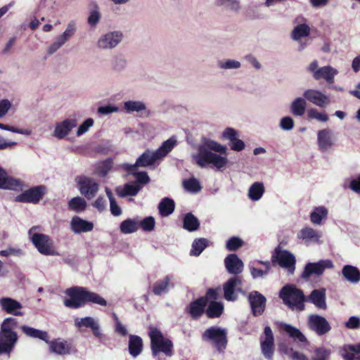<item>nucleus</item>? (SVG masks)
I'll return each instance as SVG.
<instances>
[{
  "instance_id": "8",
  "label": "nucleus",
  "mask_w": 360,
  "mask_h": 360,
  "mask_svg": "<svg viewBox=\"0 0 360 360\" xmlns=\"http://www.w3.org/2000/svg\"><path fill=\"white\" fill-rule=\"evenodd\" d=\"M37 229V226H32L29 230V235L31 236L30 240L39 252L46 256L57 255L58 252L55 250L53 241L49 236L44 233H32V231Z\"/></svg>"
},
{
  "instance_id": "26",
  "label": "nucleus",
  "mask_w": 360,
  "mask_h": 360,
  "mask_svg": "<svg viewBox=\"0 0 360 360\" xmlns=\"http://www.w3.org/2000/svg\"><path fill=\"white\" fill-rule=\"evenodd\" d=\"M173 276L167 275L162 279L158 280L153 283L151 290L155 295H162L168 292L170 287H174Z\"/></svg>"
},
{
  "instance_id": "61",
  "label": "nucleus",
  "mask_w": 360,
  "mask_h": 360,
  "mask_svg": "<svg viewBox=\"0 0 360 360\" xmlns=\"http://www.w3.org/2000/svg\"><path fill=\"white\" fill-rule=\"evenodd\" d=\"M356 353L349 352L347 345H345L341 350V356L345 360H360V356H356Z\"/></svg>"
},
{
  "instance_id": "13",
  "label": "nucleus",
  "mask_w": 360,
  "mask_h": 360,
  "mask_svg": "<svg viewBox=\"0 0 360 360\" xmlns=\"http://www.w3.org/2000/svg\"><path fill=\"white\" fill-rule=\"evenodd\" d=\"M224 297L227 301L234 302L238 299L237 292H242V278L235 276L223 285Z\"/></svg>"
},
{
  "instance_id": "4",
  "label": "nucleus",
  "mask_w": 360,
  "mask_h": 360,
  "mask_svg": "<svg viewBox=\"0 0 360 360\" xmlns=\"http://www.w3.org/2000/svg\"><path fill=\"white\" fill-rule=\"evenodd\" d=\"M219 292V288H208L204 296L200 297L189 303L185 309L186 313L189 314L193 320L199 319L203 314H205V307L210 300H219L220 298Z\"/></svg>"
},
{
  "instance_id": "47",
  "label": "nucleus",
  "mask_w": 360,
  "mask_h": 360,
  "mask_svg": "<svg viewBox=\"0 0 360 360\" xmlns=\"http://www.w3.org/2000/svg\"><path fill=\"white\" fill-rule=\"evenodd\" d=\"M124 108L128 112H141L145 110L146 105L141 101H129L124 103Z\"/></svg>"
},
{
  "instance_id": "30",
  "label": "nucleus",
  "mask_w": 360,
  "mask_h": 360,
  "mask_svg": "<svg viewBox=\"0 0 360 360\" xmlns=\"http://www.w3.org/2000/svg\"><path fill=\"white\" fill-rule=\"evenodd\" d=\"M77 121L74 119L65 120L60 124H58L55 128L54 133L56 136L63 139L67 136L70 131L77 126Z\"/></svg>"
},
{
  "instance_id": "1",
  "label": "nucleus",
  "mask_w": 360,
  "mask_h": 360,
  "mask_svg": "<svg viewBox=\"0 0 360 360\" xmlns=\"http://www.w3.org/2000/svg\"><path fill=\"white\" fill-rule=\"evenodd\" d=\"M65 294L68 298L63 300V304L69 309H79L87 304H95L103 307L107 305V301L100 295L82 286L67 288Z\"/></svg>"
},
{
  "instance_id": "17",
  "label": "nucleus",
  "mask_w": 360,
  "mask_h": 360,
  "mask_svg": "<svg viewBox=\"0 0 360 360\" xmlns=\"http://www.w3.org/2000/svg\"><path fill=\"white\" fill-rule=\"evenodd\" d=\"M332 266L333 264L330 260H321L316 263H308L304 267L302 277L303 278H308L313 274L321 275L326 268Z\"/></svg>"
},
{
  "instance_id": "60",
  "label": "nucleus",
  "mask_w": 360,
  "mask_h": 360,
  "mask_svg": "<svg viewBox=\"0 0 360 360\" xmlns=\"http://www.w3.org/2000/svg\"><path fill=\"white\" fill-rule=\"evenodd\" d=\"M356 353L349 352L347 345H345L341 350V356L345 360H360V356H356Z\"/></svg>"
},
{
  "instance_id": "51",
  "label": "nucleus",
  "mask_w": 360,
  "mask_h": 360,
  "mask_svg": "<svg viewBox=\"0 0 360 360\" xmlns=\"http://www.w3.org/2000/svg\"><path fill=\"white\" fill-rule=\"evenodd\" d=\"M141 188V186L138 184H127L124 185L123 190L122 191L120 195L122 197L135 196L136 195H137Z\"/></svg>"
},
{
  "instance_id": "49",
  "label": "nucleus",
  "mask_w": 360,
  "mask_h": 360,
  "mask_svg": "<svg viewBox=\"0 0 360 360\" xmlns=\"http://www.w3.org/2000/svg\"><path fill=\"white\" fill-rule=\"evenodd\" d=\"M331 355V350L324 347H316L314 350V356L311 360H329Z\"/></svg>"
},
{
  "instance_id": "35",
  "label": "nucleus",
  "mask_w": 360,
  "mask_h": 360,
  "mask_svg": "<svg viewBox=\"0 0 360 360\" xmlns=\"http://www.w3.org/2000/svg\"><path fill=\"white\" fill-rule=\"evenodd\" d=\"M20 186L19 181L8 177L7 173L0 167V188L16 190Z\"/></svg>"
},
{
  "instance_id": "46",
  "label": "nucleus",
  "mask_w": 360,
  "mask_h": 360,
  "mask_svg": "<svg viewBox=\"0 0 360 360\" xmlns=\"http://www.w3.org/2000/svg\"><path fill=\"white\" fill-rule=\"evenodd\" d=\"M120 229L123 233H131L138 230L139 224L136 221L127 219L120 224Z\"/></svg>"
},
{
  "instance_id": "58",
  "label": "nucleus",
  "mask_w": 360,
  "mask_h": 360,
  "mask_svg": "<svg viewBox=\"0 0 360 360\" xmlns=\"http://www.w3.org/2000/svg\"><path fill=\"white\" fill-rule=\"evenodd\" d=\"M75 32V27L74 25L69 23L66 30L65 32L58 36L60 40H62L63 42H66L69 40L70 38H71Z\"/></svg>"
},
{
  "instance_id": "36",
  "label": "nucleus",
  "mask_w": 360,
  "mask_h": 360,
  "mask_svg": "<svg viewBox=\"0 0 360 360\" xmlns=\"http://www.w3.org/2000/svg\"><path fill=\"white\" fill-rule=\"evenodd\" d=\"M200 227V221L191 212L186 213L183 218V228L189 231L193 232L197 231Z\"/></svg>"
},
{
  "instance_id": "56",
  "label": "nucleus",
  "mask_w": 360,
  "mask_h": 360,
  "mask_svg": "<svg viewBox=\"0 0 360 360\" xmlns=\"http://www.w3.org/2000/svg\"><path fill=\"white\" fill-rule=\"evenodd\" d=\"M155 221L154 217H148L140 222V226L145 231H151L154 229Z\"/></svg>"
},
{
  "instance_id": "37",
  "label": "nucleus",
  "mask_w": 360,
  "mask_h": 360,
  "mask_svg": "<svg viewBox=\"0 0 360 360\" xmlns=\"http://www.w3.org/2000/svg\"><path fill=\"white\" fill-rule=\"evenodd\" d=\"M174 209V201L169 198H164L158 205L159 212L162 217H167L173 213Z\"/></svg>"
},
{
  "instance_id": "12",
  "label": "nucleus",
  "mask_w": 360,
  "mask_h": 360,
  "mask_svg": "<svg viewBox=\"0 0 360 360\" xmlns=\"http://www.w3.org/2000/svg\"><path fill=\"white\" fill-rule=\"evenodd\" d=\"M80 193L88 200L94 198L99 190V185L92 178L82 176L76 178Z\"/></svg>"
},
{
  "instance_id": "7",
  "label": "nucleus",
  "mask_w": 360,
  "mask_h": 360,
  "mask_svg": "<svg viewBox=\"0 0 360 360\" xmlns=\"http://www.w3.org/2000/svg\"><path fill=\"white\" fill-rule=\"evenodd\" d=\"M202 340L210 342L221 353L224 351L228 344L227 331L219 326H211L202 333Z\"/></svg>"
},
{
  "instance_id": "59",
  "label": "nucleus",
  "mask_w": 360,
  "mask_h": 360,
  "mask_svg": "<svg viewBox=\"0 0 360 360\" xmlns=\"http://www.w3.org/2000/svg\"><path fill=\"white\" fill-rule=\"evenodd\" d=\"M132 174L139 184H146L150 181V177L146 172H130Z\"/></svg>"
},
{
  "instance_id": "16",
  "label": "nucleus",
  "mask_w": 360,
  "mask_h": 360,
  "mask_svg": "<svg viewBox=\"0 0 360 360\" xmlns=\"http://www.w3.org/2000/svg\"><path fill=\"white\" fill-rule=\"evenodd\" d=\"M308 327L314 331L318 335H323L328 333L331 327L328 321L323 316L318 314H311L308 318Z\"/></svg>"
},
{
  "instance_id": "52",
  "label": "nucleus",
  "mask_w": 360,
  "mask_h": 360,
  "mask_svg": "<svg viewBox=\"0 0 360 360\" xmlns=\"http://www.w3.org/2000/svg\"><path fill=\"white\" fill-rule=\"evenodd\" d=\"M106 193L110 200V210L111 214L115 217L120 216L122 214V210L117 205L112 193L108 188H106Z\"/></svg>"
},
{
  "instance_id": "11",
  "label": "nucleus",
  "mask_w": 360,
  "mask_h": 360,
  "mask_svg": "<svg viewBox=\"0 0 360 360\" xmlns=\"http://www.w3.org/2000/svg\"><path fill=\"white\" fill-rule=\"evenodd\" d=\"M260 347L263 356L268 360H273L275 352L274 336L270 326H265L263 335L259 338Z\"/></svg>"
},
{
  "instance_id": "48",
  "label": "nucleus",
  "mask_w": 360,
  "mask_h": 360,
  "mask_svg": "<svg viewBox=\"0 0 360 360\" xmlns=\"http://www.w3.org/2000/svg\"><path fill=\"white\" fill-rule=\"evenodd\" d=\"M70 210L75 212L84 211L86 209V201L80 197H75L72 198L68 202Z\"/></svg>"
},
{
  "instance_id": "38",
  "label": "nucleus",
  "mask_w": 360,
  "mask_h": 360,
  "mask_svg": "<svg viewBox=\"0 0 360 360\" xmlns=\"http://www.w3.org/2000/svg\"><path fill=\"white\" fill-rule=\"evenodd\" d=\"M342 274L351 283H356L360 280V271L356 266L345 265L342 268Z\"/></svg>"
},
{
  "instance_id": "40",
  "label": "nucleus",
  "mask_w": 360,
  "mask_h": 360,
  "mask_svg": "<svg viewBox=\"0 0 360 360\" xmlns=\"http://www.w3.org/2000/svg\"><path fill=\"white\" fill-rule=\"evenodd\" d=\"M307 108V101L304 98H296L291 103L290 111L294 116H302Z\"/></svg>"
},
{
  "instance_id": "25",
  "label": "nucleus",
  "mask_w": 360,
  "mask_h": 360,
  "mask_svg": "<svg viewBox=\"0 0 360 360\" xmlns=\"http://www.w3.org/2000/svg\"><path fill=\"white\" fill-rule=\"evenodd\" d=\"M70 229L75 233H86L94 229V224L78 216H74L70 221Z\"/></svg>"
},
{
  "instance_id": "9",
  "label": "nucleus",
  "mask_w": 360,
  "mask_h": 360,
  "mask_svg": "<svg viewBox=\"0 0 360 360\" xmlns=\"http://www.w3.org/2000/svg\"><path fill=\"white\" fill-rule=\"evenodd\" d=\"M47 193L44 185L35 186L15 197V201L22 203L37 204Z\"/></svg>"
},
{
  "instance_id": "2",
  "label": "nucleus",
  "mask_w": 360,
  "mask_h": 360,
  "mask_svg": "<svg viewBox=\"0 0 360 360\" xmlns=\"http://www.w3.org/2000/svg\"><path fill=\"white\" fill-rule=\"evenodd\" d=\"M227 148L217 142L209 140L205 143V146L199 147L198 153L194 156L196 164L200 167H206L208 165H212L218 169L224 167L228 163V159L226 157L220 156L213 150L221 154L226 153Z\"/></svg>"
},
{
  "instance_id": "5",
  "label": "nucleus",
  "mask_w": 360,
  "mask_h": 360,
  "mask_svg": "<svg viewBox=\"0 0 360 360\" xmlns=\"http://www.w3.org/2000/svg\"><path fill=\"white\" fill-rule=\"evenodd\" d=\"M148 335L153 356H156L160 353H163L167 356H172L174 354L173 342L171 340L165 338L158 328L150 327Z\"/></svg>"
},
{
  "instance_id": "22",
  "label": "nucleus",
  "mask_w": 360,
  "mask_h": 360,
  "mask_svg": "<svg viewBox=\"0 0 360 360\" xmlns=\"http://www.w3.org/2000/svg\"><path fill=\"white\" fill-rule=\"evenodd\" d=\"M238 131L233 128H226L222 136L225 139L230 141V148L231 150L235 151H241L245 148L244 142L237 138Z\"/></svg>"
},
{
  "instance_id": "42",
  "label": "nucleus",
  "mask_w": 360,
  "mask_h": 360,
  "mask_svg": "<svg viewBox=\"0 0 360 360\" xmlns=\"http://www.w3.org/2000/svg\"><path fill=\"white\" fill-rule=\"evenodd\" d=\"M328 210L323 207H316L310 214V220L314 224H321V221L326 219Z\"/></svg>"
},
{
  "instance_id": "34",
  "label": "nucleus",
  "mask_w": 360,
  "mask_h": 360,
  "mask_svg": "<svg viewBox=\"0 0 360 360\" xmlns=\"http://www.w3.org/2000/svg\"><path fill=\"white\" fill-rule=\"evenodd\" d=\"M49 347L52 352L64 355L70 353L71 345L68 343L67 341H60L59 339H56L49 342Z\"/></svg>"
},
{
  "instance_id": "27",
  "label": "nucleus",
  "mask_w": 360,
  "mask_h": 360,
  "mask_svg": "<svg viewBox=\"0 0 360 360\" xmlns=\"http://www.w3.org/2000/svg\"><path fill=\"white\" fill-rule=\"evenodd\" d=\"M218 300H210L205 307V315L208 319H214L221 317L224 311L223 302Z\"/></svg>"
},
{
  "instance_id": "31",
  "label": "nucleus",
  "mask_w": 360,
  "mask_h": 360,
  "mask_svg": "<svg viewBox=\"0 0 360 360\" xmlns=\"http://www.w3.org/2000/svg\"><path fill=\"white\" fill-rule=\"evenodd\" d=\"M338 74L337 70L331 66H324L320 68L318 71L313 75V77L316 80L324 79L328 84L334 82V77Z\"/></svg>"
},
{
  "instance_id": "10",
  "label": "nucleus",
  "mask_w": 360,
  "mask_h": 360,
  "mask_svg": "<svg viewBox=\"0 0 360 360\" xmlns=\"http://www.w3.org/2000/svg\"><path fill=\"white\" fill-rule=\"evenodd\" d=\"M271 262L274 264L278 262L280 266L287 269L290 274L294 273L296 263L295 256L288 250H281L280 246L275 248Z\"/></svg>"
},
{
  "instance_id": "43",
  "label": "nucleus",
  "mask_w": 360,
  "mask_h": 360,
  "mask_svg": "<svg viewBox=\"0 0 360 360\" xmlns=\"http://www.w3.org/2000/svg\"><path fill=\"white\" fill-rule=\"evenodd\" d=\"M176 143V141L173 138L164 141L160 147L155 151L157 156H158V159L165 157L174 148Z\"/></svg>"
},
{
  "instance_id": "63",
  "label": "nucleus",
  "mask_w": 360,
  "mask_h": 360,
  "mask_svg": "<svg viewBox=\"0 0 360 360\" xmlns=\"http://www.w3.org/2000/svg\"><path fill=\"white\" fill-rule=\"evenodd\" d=\"M280 126L284 130H290L294 127V121L290 117H284L281 120Z\"/></svg>"
},
{
  "instance_id": "32",
  "label": "nucleus",
  "mask_w": 360,
  "mask_h": 360,
  "mask_svg": "<svg viewBox=\"0 0 360 360\" xmlns=\"http://www.w3.org/2000/svg\"><path fill=\"white\" fill-rule=\"evenodd\" d=\"M308 300L313 303L316 307L326 309V290L324 288L319 290H314L310 293Z\"/></svg>"
},
{
  "instance_id": "39",
  "label": "nucleus",
  "mask_w": 360,
  "mask_h": 360,
  "mask_svg": "<svg viewBox=\"0 0 360 360\" xmlns=\"http://www.w3.org/2000/svg\"><path fill=\"white\" fill-rule=\"evenodd\" d=\"M20 328L27 336L33 338H38L45 341L46 342H49V335L47 332L35 329L27 326H22Z\"/></svg>"
},
{
  "instance_id": "28",
  "label": "nucleus",
  "mask_w": 360,
  "mask_h": 360,
  "mask_svg": "<svg viewBox=\"0 0 360 360\" xmlns=\"http://www.w3.org/2000/svg\"><path fill=\"white\" fill-rule=\"evenodd\" d=\"M317 142L319 149L322 151H326L331 148L333 145L331 130L324 129L319 131Z\"/></svg>"
},
{
  "instance_id": "54",
  "label": "nucleus",
  "mask_w": 360,
  "mask_h": 360,
  "mask_svg": "<svg viewBox=\"0 0 360 360\" xmlns=\"http://www.w3.org/2000/svg\"><path fill=\"white\" fill-rule=\"evenodd\" d=\"M258 262L259 264L264 265L265 269L262 270V269H257L255 267L251 268L250 269L251 275L254 278H257L259 277H263V276H266L269 273L270 268H271L269 262L259 261Z\"/></svg>"
},
{
  "instance_id": "3",
  "label": "nucleus",
  "mask_w": 360,
  "mask_h": 360,
  "mask_svg": "<svg viewBox=\"0 0 360 360\" xmlns=\"http://www.w3.org/2000/svg\"><path fill=\"white\" fill-rule=\"evenodd\" d=\"M18 320L15 318H6L4 320L0 328V355L10 354L18 340L15 330L18 328Z\"/></svg>"
},
{
  "instance_id": "50",
  "label": "nucleus",
  "mask_w": 360,
  "mask_h": 360,
  "mask_svg": "<svg viewBox=\"0 0 360 360\" xmlns=\"http://www.w3.org/2000/svg\"><path fill=\"white\" fill-rule=\"evenodd\" d=\"M183 185L186 191L191 193H198L202 188L200 182L195 178L184 180Z\"/></svg>"
},
{
  "instance_id": "57",
  "label": "nucleus",
  "mask_w": 360,
  "mask_h": 360,
  "mask_svg": "<svg viewBox=\"0 0 360 360\" xmlns=\"http://www.w3.org/2000/svg\"><path fill=\"white\" fill-rule=\"evenodd\" d=\"M95 9L90 12V15L88 18V23L91 27H95L101 19V14L98 11V7L96 4H94Z\"/></svg>"
},
{
  "instance_id": "24",
  "label": "nucleus",
  "mask_w": 360,
  "mask_h": 360,
  "mask_svg": "<svg viewBox=\"0 0 360 360\" xmlns=\"http://www.w3.org/2000/svg\"><path fill=\"white\" fill-rule=\"evenodd\" d=\"M226 270L231 274H239L243 271V262L236 254H229L224 259Z\"/></svg>"
},
{
  "instance_id": "33",
  "label": "nucleus",
  "mask_w": 360,
  "mask_h": 360,
  "mask_svg": "<svg viewBox=\"0 0 360 360\" xmlns=\"http://www.w3.org/2000/svg\"><path fill=\"white\" fill-rule=\"evenodd\" d=\"M143 340L141 337L136 335H130L129 337V352L136 357L143 351Z\"/></svg>"
},
{
  "instance_id": "19",
  "label": "nucleus",
  "mask_w": 360,
  "mask_h": 360,
  "mask_svg": "<svg viewBox=\"0 0 360 360\" xmlns=\"http://www.w3.org/2000/svg\"><path fill=\"white\" fill-rule=\"evenodd\" d=\"M0 307L7 314L14 316L23 315V313L20 311L22 308V304L14 299L10 297L1 298Z\"/></svg>"
},
{
  "instance_id": "23",
  "label": "nucleus",
  "mask_w": 360,
  "mask_h": 360,
  "mask_svg": "<svg viewBox=\"0 0 360 360\" xmlns=\"http://www.w3.org/2000/svg\"><path fill=\"white\" fill-rule=\"evenodd\" d=\"M75 324L78 328L82 327L91 328L94 335L98 339H101L103 337L98 323L91 316H86L80 319H76Z\"/></svg>"
},
{
  "instance_id": "20",
  "label": "nucleus",
  "mask_w": 360,
  "mask_h": 360,
  "mask_svg": "<svg viewBox=\"0 0 360 360\" xmlns=\"http://www.w3.org/2000/svg\"><path fill=\"white\" fill-rule=\"evenodd\" d=\"M122 34L115 31L103 35L98 41V46L101 49H112L115 47L122 39Z\"/></svg>"
},
{
  "instance_id": "15",
  "label": "nucleus",
  "mask_w": 360,
  "mask_h": 360,
  "mask_svg": "<svg viewBox=\"0 0 360 360\" xmlns=\"http://www.w3.org/2000/svg\"><path fill=\"white\" fill-rule=\"evenodd\" d=\"M157 160H159L158 156L155 152L146 150L137 158L135 164H125L124 165V169L129 172H134L137 170L139 167H146L154 165Z\"/></svg>"
},
{
  "instance_id": "44",
  "label": "nucleus",
  "mask_w": 360,
  "mask_h": 360,
  "mask_svg": "<svg viewBox=\"0 0 360 360\" xmlns=\"http://www.w3.org/2000/svg\"><path fill=\"white\" fill-rule=\"evenodd\" d=\"M264 193V187L261 182L253 183L249 188L248 196L255 201L259 200Z\"/></svg>"
},
{
  "instance_id": "64",
  "label": "nucleus",
  "mask_w": 360,
  "mask_h": 360,
  "mask_svg": "<svg viewBox=\"0 0 360 360\" xmlns=\"http://www.w3.org/2000/svg\"><path fill=\"white\" fill-rule=\"evenodd\" d=\"M346 326L348 328L355 329L360 327V319L356 316H352L346 323Z\"/></svg>"
},
{
  "instance_id": "41",
  "label": "nucleus",
  "mask_w": 360,
  "mask_h": 360,
  "mask_svg": "<svg viewBox=\"0 0 360 360\" xmlns=\"http://www.w3.org/2000/svg\"><path fill=\"white\" fill-rule=\"evenodd\" d=\"M209 240L205 238H196L192 243L190 255L198 257L208 246Z\"/></svg>"
},
{
  "instance_id": "55",
  "label": "nucleus",
  "mask_w": 360,
  "mask_h": 360,
  "mask_svg": "<svg viewBox=\"0 0 360 360\" xmlns=\"http://www.w3.org/2000/svg\"><path fill=\"white\" fill-rule=\"evenodd\" d=\"M309 120L316 119L321 122H327L329 119L328 115L325 112H319L316 108H311L307 113Z\"/></svg>"
},
{
  "instance_id": "53",
  "label": "nucleus",
  "mask_w": 360,
  "mask_h": 360,
  "mask_svg": "<svg viewBox=\"0 0 360 360\" xmlns=\"http://www.w3.org/2000/svg\"><path fill=\"white\" fill-rule=\"evenodd\" d=\"M243 240L237 236L231 237L226 243V248L229 251H236L243 245Z\"/></svg>"
},
{
  "instance_id": "62",
  "label": "nucleus",
  "mask_w": 360,
  "mask_h": 360,
  "mask_svg": "<svg viewBox=\"0 0 360 360\" xmlns=\"http://www.w3.org/2000/svg\"><path fill=\"white\" fill-rule=\"evenodd\" d=\"M94 124V120L92 118L86 119L78 128L77 135L81 136L88 131L89 127Z\"/></svg>"
},
{
  "instance_id": "14",
  "label": "nucleus",
  "mask_w": 360,
  "mask_h": 360,
  "mask_svg": "<svg viewBox=\"0 0 360 360\" xmlns=\"http://www.w3.org/2000/svg\"><path fill=\"white\" fill-rule=\"evenodd\" d=\"M248 300L254 316H260L264 312L266 299L262 293L257 290H253L249 293Z\"/></svg>"
},
{
  "instance_id": "21",
  "label": "nucleus",
  "mask_w": 360,
  "mask_h": 360,
  "mask_svg": "<svg viewBox=\"0 0 360 360\" xmlns=\"http://www.w3.org/2000/svg\"><path fill=\"white\" fill-rule=\"evenodd\" d=\"M321 237V233L309 226L302 228L297 233V238L303 240L306 245L318 243Z\"/></svg>"
},
{
  "instance_id": "6",
  "label": "nucleus",
  "mask_w": 360,
  "mask_h": 360,
  "mask_svg": "<svg viewBox=\"0 0 360 360\" xmlns=\"http://www.w3.org/2000/svg\"><path fill=\"white\" fill-rule=\"evenodd\" d=\"M279 297L290 309L299 311L304 309L305 296L301 289L293 285H286L281 288Z\"/></svg>"
},
{
  "instance_id": "29",
  "label": "nucleus",
  "mask_w": 360,
  "mask_h": 360,
  "mask_svg": "<svg viewBox=\"0 0 360 360\" xmlns=\"http://www.w3.org/2000/svg\"><path fill=\"white\" fill-rule=\"evenodd\" d=\"M278 326L280 331L286 333L289 337L295 340L300 342H307L306 337L298 328L283 322L279 323Z\"/></svg>"
},
{
  "instance_id": "45",
  "label": "nucleus",
  "mask_w": 360,
  "mask_h": 360,
  "mask_svg": "<svg viewBox=\"0 0 360 360\" xmlns=\"http://www.w3.org/2000/svg\"><path fill=\"white\" fill-rule=\"evenodd\" d=\"M310 34V27L307 24H300L297 25L293 29L291 36L292 38L297 41L302 37H308Z\"/></svg>"
},
{
  "instance_id": "18",
  "label": "nucleus",
  "mask_w": 360,
  "mask_h": 360,
  "mask_svg": "<svg viewBox=\"0 0 360 360\" xmlns=\"http://www.w3.org/2000/svg\"><path fill=\"white\" fill-rule=\"evenodd\" d=\"M303 96L306 100L321 108H325L330 103L329 98L318 90L308 89L304 92Z\"/></svg>"
}]
</instances>
